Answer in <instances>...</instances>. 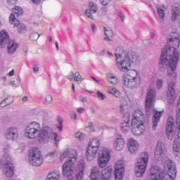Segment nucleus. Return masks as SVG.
Masks as SVG:
<instances>
[{
    "label": "nucleus",
    "instance_id": "obj_60",
    "mask_svg": "<svg viewBox=\"0 0 180 180\" xmlns=\"http://www.w3.org/2000/svg\"><path fill=\"white\" fill-rule=\"evenodd\" d=\"M110 121L112 122V123H116L117 122V117L112 116L110 119Z\"/></svg>",
    "mask_w": 180,
    "mask_h": 180
},
{
    "label": "nucleus",
    "instance_id": "obj_11",
    "mask_svg": "<svg viewBox=\"0 0 180 180\" xmlns=\"http://www.w3.org/2000/svg\"><path fill=\"white\" fill-rule=\"evenodd\" d=\"M166 134L169 140H174L175 137V120L174 117H169L166 124Z\"/></svg>",
    "mask_w": 180,
    "mask_h": 180
},
{
    "label": "nucleus",
    "instance_id": "obj_55",
    "mask_svg": "<svg viewBox=\"0 0 180 180\" xmlns=\"http://www.w3.org/2000/svg\"><path fill=\"white\" fill-rule=\"evenodd\" d=\"M144 43H145V44H148V46H153L154 45L153 41H151V40H150V39H146L144 41Z\"/></svg>",
    "mask_w": 180,
    "mask_h": 180
},
{
    "label": "nucleus",
    "instance_id": "obj_50",
    "mask_svg": "<svg viewBox=\"0 0 180 180\" xmlns=\"http://www.w3.org/2000/svg\"><path fill=\"white\" fill-rule=\"evenodd\" d=\"M56 153H57V151H56V150L49 152V153H47L46 157L48 158H54V157H56Z\"/></svg>",
    "mask_w": 180,
    "mask_h": 180
},
{
    "label": "nucleus",
    "instance_id": "obj_9",
    "mask_svg": "<svg viewBox=\"0 0 180 180\" xmlns=\"http://www.w3.org/2000/svg\"><path fill=\"white\" fill-rule=\"evenodd\" d=\"M28 162L33 167H40L43 164V155L39 148H33L29 150Z\"/></svg>",
    "mask_w": 180,
    "mask_h": 180
},
{
    "label": "nucleus",
    "instance_id": "obj_29",
    "mask_svg": "<svg viewBox=\"0 0 180 180\" xmlns=\"http://www.w3.org/2000/svg\"><path fill=\"white\" fill-rule=\"evenodd\" d=\"M148 158H150L148 153L143 152L141 154V158L138 159L137 163L147 167V164H148Z\"/></svg>",
    "mask_w": 180,
    "mask_h": 180
},
{
    "label": "nucleus",
    "instance_id": "obj_59",
    "mask_svg": "<svg viewBox=\"0 0 180 180\" xmlns=\"http://www.w3.org/2000/svg\"><path fill=\"white\" fill-rule=\"evenodd\" d=\"M34 5H40L41 0H31Z\"/></svg>",
    "mask_w": 180,
    "mask_h": 180
},
{
    "label": "nucleus",
    "instance_id": "obj_27",
    "mask_svg": "<svg viewBox=\"0 0 180 180\" xmlns=\"http://www.w3.org/2000/svg\"><path fill=\"white\" fill-rule=\"evenodd\" d=\"M101 180H112V168L106 167L102 171Z\"/></svg>",
    "mask_w": 180,
    "mask_h": 180
},
{
    "label": "nucleus",
    "instance_id": "obj_56",
    "mask_svg": "<svg viewBox=\"0 0 180 180\" xmlns=\"http://www.w3.org/2000/svg\"><path fill=\"white\" fill-rule=\"evenodd\" d=\"M77 112L80 114L84 113V112H85V108L79 107L77 108Z\"/></svg>",
    "mask_w": 180,
    "mask_h": 180
},
{
    "label": "nucleus",
    "instance_id": "obj_53",
    "mask_svg": "<svg viewBox=\"0 0 180 180\" xmlns=\"http://www.w3.org/2000/svg\"><path fill=\"white\" fill-rule=\"evenodd\" d=\"M39 65H35L33 68V72L34 74H38L39 73Z\"/></svg>",
    "mask_w": 180,
    "mask_h": 180
},
{
    "label": "nucleus",
    "instance_id": "obj_18",
    "mask_svg": "<svg viewBox=\"0 0 180 180\" xmlns=\"http://www.w3.org/2000/svg\"><path fill=\"white\" fill-rule=\"evenodd\" d=\"M165 148L162 142H158L155 150V158L158 161H162V158H165Z\"/></svg>",
    "mask_w": 180,
    "mask_h": 180
},
{
    "label": "nucleus",
    "instance_id": "obj_5",
    "mask_svg": "<svg viewBox=\"0 0 180 180\" xmlns=\"http://www.w3.org/2000/svg\"><path fill=\"white\" fill-rule=\"evenodd\" d=\"M155 101H157V92L155 91V89H148L145 99V109L146 116L148 117L153 115V117H152V127L153 130L157 129V126H158L161 116H162V113H164V110L157 111V110H155Z\"/></svg>",
    "mask_w": 180,
    "mask_h": 180
},
{
    "label": "nucleus",
    "instance_id": "obj_61",
    "mask_svg": "<svg viewBox=\"0 0 180 180\" xmlns=\"http://www.w3.org/2000/svg\"><path fill=\"white\" fill-rule=\"evenodd\" d=\"M10 85L11 86H13L14 88H18V84H16V82H15V81L11 82Z\"/></svg>",
    "mask_w": 180,
    "mask_h": 180
},
{
    "label": "nucleus",
    "instance_id": "obj_33",
    "mask_svg": "<svg viewBox=\"0 0 180 180\" xmlns=\"http://www.w3.org/2000/svg\"><path fill=\"white\" fill-rule=\"evenodd\" d=\"M103 30L104 31L103 38L104 41H112V37H113V31L112 30H108L105 27H103Z\"/></svg>",
    "mask_w": 180,
    "mask_h": 180
},
{
    "label": "nucleus",
    "instance_id": "obj_37",
    "mask_svg": "<svg viewBox=\"0 0 180 180\" xmlns=\"http://www.w3.org/2000/svg\"><path fill=\"white\" fill-rule=\"evenodd\" d=\"M76 176L77 180L82 179V176H84V164H80L79 165V172Z\"/></svg>",
    "mask_w": 180,
    "mask_h": 180
},
{
    "label": "nucleus",
    "instance_id": "obj_44",
    "mask_svg": "<svg viewBox=\"0 0 180 180\" xmlns=\"http://www.w3.org/2000/svg\"><path fill=\"white\" fill-rule=\"evenodd\" d=\"M97 98H98L100 101H105V99H106V95L103 94V93L100 91H97Z\"/></svg>",
    "mask_w": 180,
    "mask_h": 180
},
{
    "label": "nucleus",
    "instance_id": "obj_62",
    "mask_svg": "<svg viewBox=\"0 0 180 180\" xmlns=\"http://www.w3.org/2000/svg\"><path fill=\"white\" fill-rule=\"evenodd\" d=\"M18 0H7V2L9 5H13L15 4H16V1Z\"/></svg>",
    "mask_w": 180,
    "mask_h": 180
},
{
    "label": "nucleus",
    "instance_id": "obj_3",
    "mask_svg": "<svg viewBox=\"0 0 180 180\" xmlns=\"http://www.w3.org/2000/svg\"><path fill=\"white\" fill-rule=\"evenodd\" d=\"M116 67L121 72H129L131 70V65L139 64L141 59L140 56L133 51H124L123 48L117 47L115 53Z\"/></svg>",
    "mask_w": 180,
    "mask_h": 180
},
{
    "label": "nucleus",
    "instance_id": "obj_15",
    "mask_svg": "<svg viewBox=\"0 0 180 180\" xmlns=\"http://www.w3.org/2000/svg\"><path fill=\"white\" fill-rule=\"evenodd\" d=\"M10 23L13 25L15 27H18V33L23 34L26 33V25L25 24L20 23L19 20L16 19L15 13H11L9 17Z\"/></svg>",
    "mask_w": 180,
    "mask_h": 180
},
{
    "label": "nucleus",
    "instance_id": "obj_34",
    "mask_svg": "<svg viewBox=\"0 0 180 180\" xmlns=\"http://www.w3.org/2000/svg\"><path fill=\"white\" fill-rule=\"evenodd\" d=\"M173 149L176 157L180 160V143L176 140L174 141Z\"/></svg>",
    "mask_w": 180,
    "mask_h": 180
},
{
    "label": "nucleus",
    "instance_id": "obj_26",
    "mask_svg": "<svg viewBox=\"0 0 180 180\" xmlns=\"http://www.w3.org/2000/svg\"><path fill=\"white\" fill-rule=\"evenodd\" d=\"M146 169L147 166L137 163V165L135 167V174L137 178H141V176H143V175L146 174Z\"/></svg>",
    "mask_w": 180,
    "mask_h": 180
},
{
    "label": "nucleus",
    "instance_id": "obj_22",
    "mask_svg": "<svg viewBox=\"0 0 180 180\" xmlns=\"http://www.w3.org/2000/svg\"><path fill=\"white\" fill-rule=\"evenodd\" d=\"M11 41L9 40V34L6 31H1L0 32V48L5 49L6 44Z\"/></svg>",
    "mask_w": 180,
    "mask_h": 180
},
{
    "label": "nucleus",
    "instance_id": "obj_41",
    "mask_svg": "<svg viewBox=\"0 0 180 180\" xmlns=\"http://www.w3.org/2000/svg\"><path fill=\"white\" fill-rule=\"evenodd\" d=\"M74 81L75 82H82V81H84V79L81 76V74H79V72H76L75 73Z\"/></svg>",
    "mask_w": 180,
    "mask_h": 180
},
{
    "label": "nucleus",
    "instance_id": "obj_48",
    "mask_svg": "<svg viewBox=\"0 0 180 180\" xmlns=\"http://www.w3.org/2000/svg\"><path fill=\"white\" fill-rule=\"evenodd\" d=\"M162 85H164V82L162 81V79H158L156 83V88L158 89H161V88H162Z\"/></svg>",
    "mask_w": 180,
    "mask_h": 180
},
{
    "label": "nucleus",
    "instance_id": "obj_52",
    "mask_svg": "<svg viewBox=\"0 0 180 180\" xmlns=\"http://www.w3.org/2000/svg\"><path fill=\"white\" fill-rule=\"evenodd\" d=\"M79 101H81V102H82L83 103H86L87 101H88V97H84V96H80L79 97Z\"/></svg>",
    "mask_w": 180,
    "mask_h": 180
},
{
    "label": "nucleus",
    "instance_id": "obj_2",
    "mask_svg": "<svg viewBox=\"0 0 180 180\" xmlns=\"http://www.w3.org/2000/svg\"><path fill=\"white\" fill-rule=\"evenodd\" d=\"M25 137L29 140H37L40 144H47L51 140L55 141L56 146H58L60 139L56 132L53 131V129L49 126L41 127V124L37 121H32L29 122L25 129Z\"/></svg>",
    "mask_w": 180,
    "mask_h": 180
},
{
    "label": "nucleus",
    "instance_id": "obj_28",
    "mask_svg": "<svg viewBox=\"0 0 180 180\" xmlns=\"http://www.w3.org/2000/svg\"><path fill=\"white\" fill-rule=\"evenodd\" d=\"M107 92L110 94V95H112L115 98L119 99L120 96H122V93L117 89L113 86H106Z\"/></svg>",
    "mask_w": 180,
    "mask_h": 180
},
{
    "label": "nucleus",
    "instance_id": "obj_10",
    "mask_svg": "<svg viewBox=\"0 0 180 180\" xmlns=\"http://www.w3.org/2000/svg\"><path fill=\"white\" fill-rule=\"evenodd\" d=\"M110 160V153L106 148H101L98 152V164L100 168H105Z\"/></svg>",
    "mask_w": 180,
    "mask_h": 180
},
{
    "label": "nucleus",
    "instance_id": "obj_20",
    "mask_svg": "<svg viewBox=\"0 0 180 180\" xmlns=\"http://www.w3.org/2000/svg\"><path fill=\"white\" fill-rule=\"evenodd\" d=\"M131 123H144V113L141 110H135L134 111Z\"/></svg>",
    "mask_w": 180,
    "mask_h": 180
},
{
    "label": "nucleus",
    "instance_id": "obj_19",
    "mask_svg": "<svg viewBox=\"0 0 180 180\" xmlns=\"http://www.w3.org/2000/svg\"><path fill=\"white\" fill-rule=\"evenodd\" d=\"M130 113L124 114L122 117V122L121 124V130L123 133H127L130 131Z\"/></svg>",
    "mask_w": 180,
    "mask_h": 180
},
{
    "label": "nucleus",
    "instance_id": "obj_16",
    "mask_svg": "<svg viewBox=\"0 0 180 180\" xmlns=\"http://www.w3.org/2000/svg\"><path fill=\"white\" fill-rule=\"evenodd\" d=\"M10 160L11 157H8L3 169V174L6 178H12L15 175V167Z\"/></svg>",
    "mask_w": 180,
    "mask_h": 180
},
{
    "label": "nucleus",
    "instance_id": "obj_42",
    "mask_svg": "<svg viewBox=\"0 0 180 180\" xmlns=\"http://www.w3.org/2000/svg\"><path fill=\"white\" fill-rule=\"evenodd\" d=\"M8 98H6L5 99H4L1 103H0V108H5V106H8V105H11V101H8Z\"/></svg>",
    "mask_w": 180,
    "mask_h": 180
},
{
    "label": "nucleus",
    "instance_id": "obj_6",
    "mask_svg": "<svg viewBox=\"0 0 180 180\" xmlns=\"http://www.w3.org/2000/svg\"><path fill=\"white\" fill-rule=\"evenodd\" d=\"M60 160L62 162L64 160H68L63 165L62 174L65 178H68V180H72L77 161L75 152L66 150L60 155Z\"/></svg>",
    "mask_w": 180,
    "mask_h": 180
},
{
    "label": "nucleus",
    "instance_id": "obj_30",
    "mask_svg": "<svg viewBox=\"0 0 180 180\" xmlns=\"http://www.w3.org/2000/svg\"><path fill=\"white\" fill-rule=\"evenodd\" d=\"M179 15H180V7L176 6H174L172 8V17L171 19L173 22H175V20H178L179 19Z\"/></svg>",
    "mask_w": 180,
    "mask_h": 180
},
{
    "label": "nucleus",
    "instance_id": "obj_47",
    "mask_svg": "<svg viewBox=\"0 0 180 180\" xmlns=\"http://www.w3.org/2000/svg\"><path fill=\"white\" fill-rule=\"evenodd\" d=\"M58 124L57 125L58 129L62 131L63 130V118L61 117H58Z\"/></svg>",
    "mask_w": 180,
    "mask_h": 180
},
{
    "label": "nucleus",
    "instance_id": "obj_57",
    "mask_svg": "<svg viewBox=\"0 0 180 180\" xmlns=\"http://www.w3.org/2000/svg\"><path fill=\"white\" fill-rule=\"evenodd\" d=\"M118 16H119V18H120V19L122 22H124L126 17H124V15L123 13H119Z\"/></svg>",
    "mask_w": 180,
    "mask_h": 180
},
{
    "label": "nucleus",
    "instance_id": "obj_8",
    "mask_svg": "<svg viewBox=\"0 0 180 180\" xmlns=\"http://www.w3.org/2000/svg\"><path fill=\"white\" fill-rule=\"evenodd\" d=\"M99 147H101V140L98 138H93L89 141L86 152L87 161L95 160V157L99 151Z\"/></svg>",
    "mask_w": 180,
    "mask_h": 180
},
{
    "label": "nucleus",
    "instance_id": "obj_54",
    "mask_svg": "<svg viewBox=\"0 0 180 180\" xmlns=\"http://www.w3.org/2000/svg\"><path fill=\"white\" fill-rule=\"evenodd\" d=\"M101 5H108L110 4V0H99Z\"/></svg>",
    "mask_w": 180,
    "mask_h": 180
},
{
    "label": "nucleus",
    "instance_id": "obj_43",
    "mask_svg": "<svg viewBox=\"0 0 180 180\" xmlns=\"http://www.w3.org/2000/svg\"><path fill=\"white\" fill-rule=\"evenodd\" d=\"M86 131L87 133H92L94 131V124L92 122H89V124L85 128Z\"/></svg>",
    "mask_w": 180,
    "mask_h": 180
},
{
    "label": "nucleus",
    "instance_id": "obj_32",
    "mask_svg": "<svg viewBox=\"0 0 180 180\" xmlns=\"http://www.w3.org/2000/svg\"><path fill=\"white\" fill-rule=\"evenodd\" d=\"M101 176V171L99 170V167H94L91 169V172L90 174L91 180H98Z\"/></svg>",
    "mask_w": 180,
    "mask_h": 180
},
{
    "label": "nucleus",
    "instance_id": "obj_36",
    "mask_svg": "<svg viewBox=\"0 0 180 180\" xmlns=\"http://www.w3.org/2000/svg\"><path fill=\"white\" fill-rule=\"evenodd\" d=\"M120 112H121V113H125V115L127 113H129V112H129V105L127 103V101H123L121 103Z\"/></svg>",
    "mask_w": 180,
    "mask_h": 180
},
{
    "label": "nucleus",
    "instance_id": "obj_21",
    "mask_svg": "<svg viewBox=\"0 0 180 180\" xmlns=\"http://www.w3.org/2000/svg\"><path fill=\"white\" fill-rule=\"evenodd\" d=\"M98 6L96 4L91 1L89 4V8L86 9L85 11V15L87 18L89 19H92L94 20V15L92 13H96L98 12Z\"/></svg>",
    "mask_w": 180,
    "mask_h": 180
},
{
    "label": "nucleus",
    "instance_id": "obj_31",
    "mask_svg": "<svg viewBox=\"0 0 180 180\" xmlns=\"http://www.w3.org/2000/svg\"><path fill=\"white\" fill-rule=\"evenodd\" d=\"M61 174L58 171L51 172L48 174L46 180H60Z\"/></svg>",
    "mask_w": 180,
    "mask_h": 180
},
{
    "label": "nucleus",
    "instance_id": "obj_38",
    "mask_svg": "<svg viewBox=\"0 0 180 180\" xmlns=\"http://www.w3.org/2000/svg\"><path fill=\"white\" fill-rule=\"evenodd\" d=\"M107 81H108V82L112 85H116V84H117V78H116L112 75H108Z\"/></svg>",
    "mask_w": 180,
    "mask_h": 180
},
{
    "label": "nucleus",
    "instance_id": "obj_40",
    "mask_svg": "<svg viewBox=\"0 0 180 180\" xmlns=\"http://www.w3.org/2000/svg\"><path fill=\"white\" fill-rule=\"evenodd\" d=\"M13 9L15 15L17 16H22V15H23V9L20 6H15Z\"/></svg>",
    "mask_w": 180,
    "mask_h": 180
},
{
    "label": "nucleus",
    "instance_id": "obj_14",
    "mask_svg": "<svg viewBox=\"0 0 180 180\" xmlns=\"http://www.w3.org/2000/svg\"><path fill=\"white\" fill-rule=\"evenodd\" d=\"M176 84L174 82H172L169 84L167 92V102L169 105H174L175 101L176 100V95H175V86Z\"/></svg>",
    "mask_w": 180,
    "mask_h": 180
},
{
    "label": "nucleus",
    "instance_id": "obj_4",
    "mask_svg": "<svg viewBox=\"0 0 180 180\" xmlns=\"http://www.w3.org/2000/svg\"><path fill=\"white\" fill-rule=\"evenodd\" d=\"M164 171L167 172L164 176L161 173V168L158 166H152L147 180H175L176 178V167L171 160H166L164 163Z\"/></svg>",
    "mask_w": 180,
    "mask_h": 180
},
{
    "label": "nucleus",
    "instance_id": "obj_17",
    "mask_svg": "<svg viewBox=\"0 0 180 180\" xmlns=\"http://www.w3.org/2000/svg\"><path fill=\"white\" fill-rule=\"evenodd\" d=\"M131 132L134 136H143L144 131H146V125H144V122H131Z\"/></svg>",
    "mask_w": 180,
    "mask_h": 180
},
{
    "label": "nucleus",
    "instance_id": "obj_1",
    "mask_svg": "<svg viewBox=\"0 0 180 180\" xmlns=\"http://www.w3.org/2000/svg\"><path fill=\"white\" fill-rule=\"evenodd\" d=\"M175 37L168 39L169 46L165 47L162 51L161 60L159 63L160 71L167 68V75L171 79H176L178 75L176 70L179 59V53L176 49L179 47V35L174 34Z\"/></svg>",
    "mask_w": 180,
    "mask_h": 180
},
{
    "label": "nucleus",
    "instance_id": "obj_45",
    "mask_svg": "<svg viewBox=\"0 0 180 180\" xmlns=\"http://www.w3.org/2000/svg\"><path fill=\"white\" fill-rule=\"evenodd\" d=\"M70 117L72 120H78V116L77 115V112H75V111L74 110L70 112Z\"/></svg>",
    "mask_w": 180,
    "mask_h": 180
},
{
    "label": "nucleus",
    "instance_id": "obj_13",
    "mask_svg": "<svg viewBox=\"0 0 180 180\" xmlns=\"http://www.w3.org/2000/svg\"><path fill=\"white\" fill-rule=\"evenodd\" d=\"M124 162L119 160L115 165V180H123L124 176Z\"/></svg>",
    "mask_w": 180,
    "mask_h": 180
},
{
    "label": "nucleus",
    "instance_id": "obj_35",
    "mask_svg": "<svg viewBox=\"0 0 180 180\" xmlns=\"http://www.w3.org/2000/svg\"><path fill=\"white\" fill-rule=\"evenodd\" d=\"M158 13L160 19V22H163L164 18H165V6H162L158 7Z\"/></svg>",
    "mask_w": 180,
    "mask_h": 180
},
{
    "label": "nucleus",
    "instance_id": "obj_58",
    "mask_svg": "<svg viewBox=\"0 0 180 180\" xmlns=\"http://www.w3.org/2000/svg\"><path fill=\"white\" fill-rule=\"evenodd\" d=\"M91 30L93 33H95L97 30L96 25H95L94 23L91 24Z\"/></svg>",
    "mask_w": 180,
    "mask_h": 180
},
{
    "label": "nucleus",
    "instance_id": "obj_25",
    "mask_svg": "<svg viewBox=\"0 0 180 180\" xmlns=\"http://www.w3.org/2000/svg\"><path fill=\"white\" fill-rule=\"evenodd\" d=\"M128 148L131 154H134L139 150V143H137V141L133 138L129 139L128 141Z\"/></svg>",
    "mask_w": 180,
    "mask_h": 180
},
{
    "label": "nucleus",
    "instance_id": "obj_63",
    "mask_svg": "<svg viewBox=\"0 0 180 180\" xmlns=\"http://www.w3.org/2000/svg\"><path fill=\"white\" fill-rule=\"evenodd\" d=\"M98 56H105V50H103L101 52H99L98 53Z\"/></svg>",
    "mask_w": 180,
    "mask_h": 180
},
{
    "label": "nucleus",
    "instance_id": "obj_12",
    "mask_svg": "<svg viewBox=\"0 0 180 180\" xmlns=\"http://www.w3.org/2000/svg\"><path fill=\"white\" fill-rule=\"evenodd\" d=\"M4 137L6 140L15 141L19 139V131L15 127H8L4 131Z\"/></svg>",
    "mask_w": 180,
    "mask_h": 180
},
{
    "label": "nucleus",
    "instance_id": "obj_24",
    "mask_svg": "<svg viewBox=\"0 0 180 180\" xmlns=\"http://www.w3.org/2000/svg\"><path fill=\"white\" fill-rule=\"evenodd\" d=\"M18 47H19V44L13 40L10 41L7 44L8 54H9L10 56H12V54H15V53H16V51L18 50Z\"/></svg>",
    "mask_w": 180,
    "mask_h": 180
},
{
    "label": "nucleus",
    "instance_id": "obj_7",
    "mask_svg": "<svg viewBox=\"0 0 180 180\" xmlns=\"http://www.w3.org/2000/svg\"><path fill=\"white\" fill-rule=\"evenodd\" d=\"M141 83V78L140 77V73L137 70H131L129 72L124 73L122 77V84L126 88H137Z\"/></svg>",
    "mask_w": 180,
    "mask_h": 180
},
{
    "label": "nucleus",
    "instance_id": "obj_64",
    "mask_svg": "<svg viewBox=\"0 0 180 180\" xmlns=\"http://www.w3.org/2000/svg\"><path fill=\"white\" fill-rule=\"evenodd\" d=\"M150 36L151 39H154V37H155V33H154L153 32H150Z\"/></svg>",
    "mask_w": 180,
    "mask_h": 180
},
{
    "label": "nucleus",
    "instance_id": "obj_46",
    "mask_svg": "<svg viewBox=\"0 0 180 180\" xmlns=\"http://www.w3.org/2000/svg\"><path fill=\"white\" fill-rule=\"evenodd\" d=\"M45 101L47 103H49V105H51L53 103V96L48 94L45 96Z\"/></svg>",
    "mask_w": 180,
    "mask_h": 180
},
{
    "label": "nucleus",
    "instance_id": "obj_49",
    "mask_svg": "<svg viewBox=\"0 0 180 180\" xmlns=\"http://www.w3.org/2000/svg\"><path fill=\"white\" fill-rule=\"evenodd\" d=\"M75 136L76 139H78V140H82V139H84V134L81 131H77Z\"/></svg>",
    "mask_w": 180,
    "mask_h": 180
},
{
    "label": "nucleus",
    "instance_id": "obj_23",
    "mask_svg": "<svg viewBox=\"0 0 180 180\" xmlns=\"http://www.w3.org/2000/svg\"><path fill=\"white\" fill-rule=\"evenodd\" d=\"M114 146L117 150V151H120V150H123V147H124V139L123 136L120 134L115 135V140L114 142Z\"/></svg>",
    "mask_w": 180,
    "mask_h": 180
},
{
    "label": "nucleus",
    "instance_id": "obj_51",
    "mask_svg": "<svg viewBox=\"0 0 180 180\" xmlns=\"http://www.w3.org/2000/svg\"><path fill=\"white\" fill-rule=\"evenodd\" d=\"M75 74L72 71H71L66 77L69 81H72L74 79Z\"/></svg>",
    "mask_w": 180,
    "mask_h": 180
},
{
    "label": "nucleus",
    "instance_id": "obj_39",
    "mask_svg": "<svg viewBox=\"0 0 180 180\" xmlns=\"http://www.w3.org/2000/svg\"><path fill=\"white\" fill-rule=\"evenodd\" d=\"M40 36H41V34L34 32L30 35L29 39H30V40H31V41H37V40H39V37H40Z\"/></svg>",
    "mask_w": 180,
    "mask_h": 180
}]
</instances>
